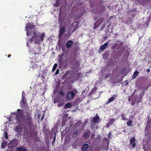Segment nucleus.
<instances>
[{
    "label": "nucleus",
    "mask_w": 151,
    "mask_h": 151,
    "mask_svg": "<svg viewBox=\"0 0 151 151\" xmlns=\"http://www.w3.org/2000/svg\"><path fill=\"white\" fill-rule=\"evenodd\" d=\"M17 113H16L15 118L17 122L20 125H22L24 122L26 123L29 127L30 135L35 131L34 126L33 123L32 118L31 116V113L26 112L25 114L23 115V110L18 109L17 110Z\"/></svg>",
    "instance_id": "obj_1"
},
{
    "label": "nucleus",
    "mask_w": 151,
    "mask_h": 151,
    "mask_svg": "<svg viewBox=\"0 0 151 151\" xmlns=\"http://www.w3.org/2000/svg\"><path fill=\"white\" fill-rule=\"evenodd\" d=\"M77 92L76 89H73L68 92L67 96L68 99L70 100L72 99L76 95Z\"/></svg>",
    "instance_id": "obj_2"
},
{
    "label": "nucleus",
    "mask_w": 151,
    "mask_h": 151,
    "mask_svg": "<svg viewBox=\"0 0 151 151\" xmlns=\"http://www.w3.org/2000/svg\"><path fill=\"white\" fill-rule=\"evenodd\" d=\"M79 25V24L78 22L77 21L74 22L70 26L72 32H74L78 28Z\"/></svg>",
    "instance_id": "obj_3"
},
{
    "label": "nucleus",
    "mask_w": 151,
    "mask_h": 151,
    "mask_svg": "<svg viewBox=\"0 0 151 151\" xmlns=\"http://www.w3.org/2000/svg\"><path fill=\"white\" fill-rule=\"evenodd\" d=\"M45 35V34L44 32L42 33L40 36L39 35L38 37H40V39L38 40L37 39H35V43L36 44H37L38 43H40L41 41L43 42Z\"/></svg>",
    "instance_id": "obj_4"
},
{
    "label": "nucleus",
    "mask_w": 151,
    "mask_h": 151,
    "mask_svg": "<svg viewBox=\"0 0 151 151\" xmlns=\"http://www.w3.org/2000/svg\"><path fill=\"white\" fill-rule=\"evenodd\" d=\"M53 101L54 103H55L57 102L58 103V107L63 106L64 104V103L63 102H61L60 101V99L59 98L56 97L54 99Z\"/></svg>",
    "instance_id": "obj_5"
},
{
    "label": "nucleus",
    "mask_w": 151,
    "mask_h": 151,
    "mask_svg": "<svg viewBox=\"0 0 151 151\" xmlns=\"http://www.w3.org/2000/svg\"><path fill=\"white\" fill-rule=\"evenodd\" d=\"M74 44L72 40L68 41L66 43V47L67 49L71 48Z\"/></svg>",
    "instance_id": "obj_6"
},
{
    "label": "nucleus",
    "mask_w": 151,
    "mask_h": 151,
    "mask_svg": "<svg viewBox=\"0 0 151 151\" xmlns=\"http://www.w3.org/2000/svg\"><path fill=\"white\" fill-rule=\"evenodd\" d=\"M89 147V145L88 144H84L81 148V151H88V149Z\"/></svg>",
    "instance_id": "obj_7"
},
{
    "label": "nucleus",
    "mask_w": 151,
    "mask_h": 151,
    "mask_svg": "<svg viewBox=\"0 0 151 151\" xmlns=\"http://www.w3.org/2000/svg\"><path fill=\"white\" fill-rule=\"evenodd\" d=\"M65 29L64 27H60L59 30V36L61 37L65 32Z\"/></svg>",
    "instance_id": "obj_8"
},
{
    "label": "nucleus",
    "mask_w": 151,
    "mask_h": 151,
    "mask_svg": "<svg viewBox=\"0 0 151 151\" xmlns=\"http://www.w3.org/2000/svg\"><path fill=\"white\" fill-rule=\"evenodd\" d=\"M100 119V117L97 115L96 114V116H94L93 118V122L95 124H96L99 122Z\"/></svg>",
    "instance_id": "obj_9"
},
{
    "label": "nucleus",
    "mask_w": 151,
    "mask_h": 151,
    "mask_svg": "<svg viewBox=\"0 0 151 151\" xmlns=\"http://www.w3.org/2000/svg\"><path fill=\"white\" fill-rule=\"evenodd\" d=\"M101 21L100 20V19H98L96 22L93 26V29L94 30H95L97 27L99 26L101 24Z\"/></svg>",
    "instance_id": "obj_10"
},
{
    "label": "nucleus",
    "mask_w": 151,
    "mask_h": 151,
    "mask_svg": "<svg viewBox=\"0 0 151 151\" xmlns=\"http://www.w3.org/2000/svg\"><path fill=\"white\" fill-rule=\"evenodd\" d=\"M90 134V131H87L86 132L84 133L83 137L86 139H87L89 137Z\"/></svg>",
    "instance_id": "obj_11"
},
{
    "label": "nucleus",
    "mask_w": 151,
    "mask_h": 151,
    "mask_svg": "<svg viewBox=\"0 0 151 151\" xmlns=\"http://www.w3.org/2000/svg\"><path fill=\"white\" fill-rule=\"evenodd\" d=\"M135 141V138L134 137H132L130 139V143L132 144V146L134 147L136 146V144L134 142Z\"/></svg>",
    "instance_id": "obj_12"
},
{
    "label": "nucleus",
    "mask_w": 151,
    "mask_h": 151,
    "mask_svg": "<svg viewBox=\"0 0 151 151\" xmlns=\"http://www.w3.org/2000/svg\"><path fill=\"white\" fill-rule=\"evenodd\" d=\"M109 42H107L106 43H105L103 45H102L100 47V49L102 50V51L101 52H102L104 50L105 48L107 47L108 45V43Z\"/></svg>",
    "instance_id": "obj_13"
},
{
    "label": "nucleus",
    "mask_w": 151,
    "mask_h": 151,
    "mask_svg": "<svg viewBox=\"0 0 151 151\" xmlns=\"http://www.w3.org/2000/svg\"><path fill=\"white\" fill-rule=\"evenodd\" d=\"M28 27V28H29L30 29H32L34 27V26H33V24H31L30 25H29V26H28V25H27V26L26 27V29L27 30V35L28 36H29V33L28 32V30L27 29Z\"/></svg>",
    "instance_id": "obj_14"
},
{
    "label": "nucleus",
    "mask_w": 151,
    "mask_h": 151,
    "mask_svg": "<svg viewBox=\"0 0 151 151\" xmlns=\"http://www.w3.org/2000/svg\"><path fill=\"white\" fill-rule=\"evenodd\" d=\"M116 96L115 95H114L112 97L109 99L108 101L107 104H109L112 101L114 100L116 98Z\"/></svg>",
    "instance_id": "obj_15"
},
{
    "label": "nucleus",
    "mask_w": 151,
    "mask_h": 151,
    "mask_svg": "<svg viewBox=\"0 0 151 151\" xmlns=\"http://www.w3.org/2000/svg\"><path fill=\"white\" fill-rule=\"evenodd\" d=\"M113 29V27L111 28V29H109V27L107 28V29L105 31L106 34L107 35L109 34L110 35V33L112 32Z\"/></svg>",
    "instance_id": "obj_16"
},
{
    "label": "nucleus",
    "mask_w": 151,
    "mask_h": 151,
    "mask_svg": "<svg viewBox=\"0 0 151 151\" xmlns=\"http://www.w3.org/2000/svg\"><path fill=\"white\" fill-rule=\"evenodd\" d=\"M20 104L22 108L25 107L27 106V103L26 101H21Z\"/></svg>",
    "instance_id": "obj_17"
},
{
    "label": "nucleus",
    "mask_w": 151,
    "mask_h": 151,
    "mask_svg": "<svg viewBox=\"0 0 151 151\" xmlns=\"http://www.w3.org/2000/svg\"><path fill=\"white\" fill-rule=\"evenodd\" d=\"M149 0H139V2L144 6L148 1Z\"/></svg>",
    "instance_id": "obj_18"
},
{
    "label": "nucleus",
    "mask_w": 151,
    "mask_h": 151,
    "mask_svg": "<svg viewBox=\"0 0 151 151\" xmlns=\"http://www.w3.org/2000/svg\"><path fill=\"white\" fill-rule=\"evenodd\" d=\"M139 73V72L137 71H135L134 73L132 79H134L136 78Z\"/></svg>",
    "instance_id": "obj_19"
},
{
    "label": "nucleus",
    "mask_w": 151,
    "mask_h": 151,
    "mask_svg": "<svg viewBox=\"0 0 151 151\" xmlns=\"http://www.w3.org/2000/svg\"><path fill=\"white\" fill-rule=\"evenodd\" d=\"M16 150L17 151H26L25 149L22 147H18L17 148Z\"/></svg>",
    "instance_id": "obj_20"
},
{
    "label": "nucleus",
    "mask_w": 151,
    "mask_h": 151,
    "mask_svg": "<svg viewBox=\"0 0 151 151\" xmlns=\"http://www.w3.org/2000/svg\"><path fill=\"white\" fill-rule=\"evenodd\" d=\"M121 116L122 117V119L124 121L127 120V121L128 120V119L126 118V116H125L124 114H122L121 115Z\"/></svg>",
    "instance_id": "obj_21"
},
{
    "label": "nucleus",
    "mask_w": 151,
    "mask_h": 151,
    "mask_svg": "<svg viewBox=\"0 0 151 151\" xmlns=\"http://www.w3.org/2000/svg\"><path fill=\"white\" fill-rule=\"evenodd\" d=\"M33 35L34 36L32 37H34V38L35 39H37V37H38L39 35H37V33L36 32H35V30H34L33 32Z\"/></svg>",
    "instance_id": "obj_22"
},
{
    "label": "nucleus",
    "mask_w": 151,
    "mask_h": 151,
    "mask_svg": "<svg viewBox=\"0 0 151 151\" xmlns=\"http://www.w3.org/2000/svg\"><path fill=\"white\" fill-rule=\"evenodd\" d=\"M71 106V104L69 103H67L64 106V108L65 109L70 108Z\"/></svg>",
    "instance_id": "obj_23"
},
{
    "label": "nucleus",
    "mask_w": 151,
    "mask_h": 151,
    "mask_svg": "<svg viewBox=\"0 0 151 151\" xmlns=\"http://www.w3.org/2000/svg\"><path fill=\"white\" fill-rule=\"evenodd\" d=\"M22 130V128L20 127L17 126L16 128V131L18 132H20Z\"/></svg>",
    "instance_id": "obj_24"
},
{
    "label": "nucleus",
    "mask_w": 151,
    "mask_h": 151,
    "mask_svg": "<svg viewBox=\"0 0 151 151\" xmlns=\"http://www.w3.org/2000/svg\"><path fill=\"white\" fill-rule=\"evenodd\" d=\"M24 93V92L23 91L22 92V99L21 101H26V99L24 96L23 93Z\"/></svg>",
    "instance_id": "obj_25"
},
{
    "label": "nucleus",
    "mask_w": 151,
    "mask_h": 151,
    "mask_svg": "<svg viewBox=\"0 0 151 151\" xmlns=\"http://www.w3.org/2000/svg\"><path fill=\"white\" fill-rule=\"evenodd\" d=\"M57 66V63H55L52 69V72L54 71L56 69V68Z\"/></svg>",
    "instance_id": "obj_26"
},
{
    "label": "nucleus",
    "mask_w": 151,
    "mask_h": 151,
    "mask_svg": "<svg viewBox=\"0 0 151 151\" xmlns=\"http://www.w3.org/2000/svg\"><path fill=\"white\" fill-rule=\"evenodd\" d=\"M132 22V20L130 18H129L127 20V23L128 24H130Z\"/></svg>",
    "instance_id": "obj_27"
},
{
    "label": "nucleus",
    "mask_w": 151,
    "mask_h": 151,
    "mask_svg": "<svg viewBox=\"0 0 151 151\" xmlns=\"http://www.w3.org/2000/svg\"><path fill=\"white\" fill-rule=\"evenodd\" d=\"M79 134L78 131V130L74 131L73 132V135H77Z\"/></svg>",
    "instance_id": "obj_28"
},
{
    "label": "nucleus",
    "mask_w": 151,
    "mask_h": 151,
    "mask_svg": "<svg viewBox=\"0 0 151 151\" xmlns=\"http://www.w3.org/2000/svg\"><path fill=\"white\" fill-rule=\"evenodd\" d=\"M6 146V144L5 143L3 142L1 145V147L2 148H5Z\"/></svg>",
    "instance_id": "obj_29"
},
{
    "label": "nucleus",
    "mask_w": 151,
    "mask_h": 151,
    "mask_svg": "<svg viewBox=\"0 0 151 151\" xmlns=\"http://www.w3.org/2000/svg\"><path fill=\"white\" fill-rule=\"evenodd\" d=\"M132 121L131 120L128 121L127 122V124L128 126H131Z\"/></svg>",
    "instance_id": "obj_30"
},
{
    "label": "nucleus",
    "mask_w": 151,
    "mask_h": 151,
    "mask_svg": "<svg viewBox=\"0 0 151 151\" xmlns=\"http://www.w3.org/2000/svg\"><path fill=\"white\" fill-rule=\"evenodd\" d=\"M114 121V119H110L108 122H109V123L111 124H112Z\"/></svg>",
    "instance_id": "obj_31"
},
{
    "label": "nucleus",
    "mask_w": 151,
    "mask_h": 151,
    "mask_svg": "<svg viewBox=\"0 0 151 151\" xmlns=\"http://www.w3.org/2000/svg\"><path fill=\"white\" fill-rule=\"evenodd\" d=\"M5 135V138L6 139H7L8 138V133L6 132H5L4 133Z\"/></svg>",
    "instance_id": "obj_32"
},
{
    "label": "nucleus",
    "mask_w": 151,
    "mask_h": 151,
    "mask_svg": "<svg viewBox=\"0 0 151 151\" xmlns=\"http://www.w3.org/2000/svg\"><path fill=\"white\" fill-rule=\"evenodd\" d=\"M59 6V2H56L54 4V6L55 7H58Z\"/></svg>",
    "instance_id": "obj_33"
},
{
    "label": "nucleus",
    "mask_w": 151,
    "mask_h": 151,
    "mask_svg": "<svg viewBox=\"0 0 151 151\" xmlns=\"http://www.w3.org/2000/svg\"><path fill=\"white\" fill-rule=\"evenodd\" d=\"M108 137L110 139H111V138H112L111 133V132H109V134H108Z\"/></svg>",
    "instance_id": "obj_34"
},
{
    "label": "nucleus",
    "mask_w": 151,
    "mask_h": 151,
    "mask_svg": "<svg viewBox=\"0 0 151 151\" xmlns=\"http://www.w3.org/2000/svg\"><path fill=\"white\" fill-rule=\"evenodd\" d=\"M111 75V74L109 73L106 74L105 76V78H107L109 77Z\"/></svg>",
    "instance_id": "obj_35"
},
{
    "label": "nucleus",
    "mask_w": 151,
    "mask_h": 151,
    "mask_svg": "<svg viewBox=\"0 0 151 151\" xmlns=\"http://www.w3.org/2000/svg\"><path fill=\"white\" fill-rule=\"evenodd\" d=\"M59 93L60 95H61L62 96H63L64 94V93L63 92V91H60L59 92Z\"/></svg>",
    "instance_id": "obj_36"
},
{
    "label": "nucleus",
    "mask_w": 151,
    "mask_h": 151,
    "mask_svg": "<svg viewBox=\"0 0 151 151\" xmlns=\"http://www.w3.org/2000/svg\"><path fill=\"white\" fill-rule=\"evenodd\" d=\"M76 124L79 125H81L82 124V122L80 121H78L76 122Z\"/></svg>",
    "instance_id": "obj_37"
},
{
    "label": "nucleus",
    "mask_w": 151,
    "mask_h": 151,
    "mask_svg": "<svg viewBox=\"0 0 151 151\" xmlns=\"http://www.w3.org/2000/svg\"><path fill=\"white\" fill-rule=\"evenodd\" d=\"M68 75V74L67 73H65L63 76V78H66L67 76Z\"/></svg>",
    "instance_id": "obj_38"
},
{
    "label": "nucleus",
    "mask_w": 151,
    "mask_h": 151,
    "mask_svg": "<svg viewBox=\"0 0 151 151\" xmlns=\"http://www.w3.org/2000/svg\"><path fill=\"white\" fill-rule=\"evenodd\" d=\"M33 39H35L34 38V37H32L31 38L29 39V41L30 42H32L33 41Z\"/></svg>",
    "instance_id": "obj_39"
},
{
    "label": "nucleus",
    "mask_w": 151,
    "mask_h": 151,
    "mask_svg": "<svg viewBox=\"0 0 151 151\" xmlns=\"http://www.w3.org/2000/svg\"><path fill=\"white\" fill-rule=\"evenodd\" d=\"M59 69H57L56 72H55V75H57V74H58L59 73Z\"/></svg>",
    "instance_id": "obj_40"
},
{
    "label": "nucleus",
    "mask_w": 151,
    "mask_h": 151,
    "mask_svg": "<svg viewBox=\"0 0 151 151\" xmlns=\"http://www.w3.org/2000/svg\"><path fill=\"white\" fill-rule=\"evenodd\" d=\"M41 115L40 114H38L37 115V118L39 119H40Z\"/></svg>",
    "instance_id": "obj_41"
},
{
    "label": "nucleus",
    "mask_w": 151,
    "mask_h": 151,
    "mask_svg": "<svg viewBox=\"0 0 151 151\" xmlns=\"http://www.w3.org/2000/svg\"><path fill=\"white\" fill-rule=\"evenodd\" d=\"M44 116H45V114L44 113L43 114V115L42 116V118H41V121H42V120L44 117Z\"/></svg>",
    "instance_id": "obj_42"
},
{
    "label": "nucleus",
    "mask_w": 151,
    "mask_h": 151,
    "mask_svg": "<svg viewBox=\"0 0 151 151\" xmlns=\"http://www.w3.org/2000/svg\"><path fill=\"white\" fill-rule=\"evenodd\" d=\"M111 124L109 122H108L106 125V126L107 127H109Z\"/></svg>",
    "instance_id": "obj_43"
},
{
    "label": "nucleus",
    "mask_w": 151,
    "mask_h": 151,
    "mask_svg": "<svg viewBox=\"0 0 151 151\" xmlns=\"http://www.w3.org/2000/svg\"><path fill=\"white\" fill-rule=\"evenodd\" d=\"M111 124L109 122H108L106 125V126L107 127H109Z\"/></svg>",
    "instance_id": "obj_44"
},
{
    "label": "nucleus",
    "mask_w": 151,
    "mask_h": 151,
    "mask_svg": "<svg viewBox=\"0 0 151 151\" xmlns=\"http://www.w3.org/2000/svg\"><path fill=\"white\" fill-rule=\"evenodd\" d=\"M147 123H148V124H151V120H149L147 121Z\"/></svg>",
    "instance_id": "obj_45"
},
{
    "label": "nucleus",
    "mask_w": 151,
    "mask_h": 151,
    "mask_svg": "<svg viewBox=\"0 0 151 151\" xmlns=\"http://www.w3.org/2000/svg\"><path fill=\"white\" fill-rule=\"evenodd\" d=\"M36 49L38 50L39 51H40V50H41V48L40 47L37 48Z\"/></svg>",
    "instance_id": "obj_46"
},
{
    "label": "nucleus",
    "mask_w": 151,
    "mask_h": 151,
    "mask_svg": "<svg viewBox=\"0 0 151 151\" xmlns=\"http://www.w3.org/2000/svg\"><path fill=\"white\" fill-rule=\"evenodd\" d=\"M150 71V69H148L146 70V71L147 73H149Z\"/></svg>",
    "instance_id": "obj_47"
},
{
    "label": "nucleus",
    "mask_w": 151,
    "mask_h": 151,
    "mask_svg": "<svg viewBox=\"0 0 151 151\" xmlns=\"http://www.w3.org/2000/svg\"><path fill=\"white\" fill-rule=\"evenodd\" d=\"M34 53L35 55H36V54H40V52H34Z\"/></svg>",
    "instance_id": "obj_48"
},
{
    "label": "nucleus",
    "mask_w": 151,
    "mask_h": 151,
    "mask_svg": "<svg viewBox=\"0 0 151 151\" xmlns=\"http://www.w3.org/2000/svg\"><path fill=\"white\" fill-rule=\"evenodd\" d=\"M65 123H63V122H62V126H63L65 125Z\"/></svg>",
    "instance_id": "obj_49"
},
{
    "label": "nucleus",
    "mask_w": 151,
    "mask_h": 151,
    "mask_svg": "<svg viewBox=\"0 0 151 151\" xmlns=\"http://www.w3.org/2000/svg\"><path fill=\"white\" fill-rule=\"evenodd\" d=\"M93 90L94 91H96L97 90V88L96 87L94 88H93Z\"/></svg>",
    "instance_id": "obj_50"
},
{
    "label": "nucleus",
    "mask_w": 151,
    "mask_h": 151,
    "mask_svg": "<svg viewBox=\"0 0 151 151\" xmlns=\"http://www.w3.org/2000/svg\"><path fill=\"white\" fill-rule=\"evenodd\" d=\"M11 55H10V54L8 55V58H10V56H11Z\"/></svg>",
    "instance_id": "obj_51"
},
{
    "label": "nucleus",
    "mask_w": 151,
    "mask_h": 151,
    "mask_svg": "<svg viewBox=\"0 0 151 151\" xmlns=\"http://www.w3.org/2000/svg\"><path fill=\"white\" fill-rule=\"evenodd\" d=\"M55 137L54 138V139L53 140V142H54L55 141Z\"/></svg>",
    "instance_id": "obj_52"
},
{
    "label": "nucleus",
    "mask_w": 151,
    "mask_h": 151,
    "mask_svg": "<svg viewBox=\"0 0 151 151\" xmlns=\"http://www.w3.org/2000/svg\"><path fill=\"white\" fill-rule=\"evenodd\" d=\"M77 42H76V43H75V44H74V45H75V46H76V45H77Z\"/></svg>",
    "instance_id": "obj_53"
},
{
    "label": "nucleus",
    "mask_w": 151,
    "mask_h": 151,
    "mask_svg": "<svg viewBox=\"0 0 151 151\" xmlns=\"http://www.w3.org/2000/svg\"><path fill=\"white\" fill-rule=\"evenodd\" d=\"M15 114V112H14L13 113V114Z\"/></svg>",
    "instance_id": "obj_54"
},
{
    "label": "nucleus",
    "mask_w": 151,
    "mask_h": 151,
    "mask_svg": "<svg viewBox=\"0 0 151 151\" xmlns=\"http://www.w3.org/2000/svg\"><path fill=\"white\" fill-rule=\"evenodd\" d=\"M128 84V83H126V84H127V85Z\"/></svg>",
    "instance_id": "obj_55"
},
{
    "label": "nucleus",
    "mask_w": 151,
    "mask_h": 151,
    "mask_svg": "<svg viewBox=\"0 0 151 151\" xmlns=\"http://www.w3.org/2000/svg\"><path fill=\"white\" fill-rule=\"evenodd\" d=\"M40 34V33H38V34Z\"/></svg>",
    "instance_id": "obj_56"
}]
</instances>
